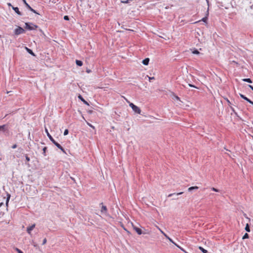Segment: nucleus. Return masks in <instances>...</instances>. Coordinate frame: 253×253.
I'll use <instances>...</instances> for the list:
<instances>
[{
	"label": "nucleus",
	"mask_w": 253,
	"mask_h": 253,
	"mask_svg": "<svg viewBox=\"0 0 253 253\" xmlns=\"http://www.w3.org/2000/svg\"><path fill=\"white\" fill-rule=\"evenodd\" d=\"M25 28L28 30H34L38 28V26L30 22H27L25 24Z\"/></svg>",
	"instance_id": "f257e3e1"
},
{
	"label": "nucleus",
	"mask_w": 253,
	"mask_h": 253,
	"mask_svg": "<svg viewBox=\"0 0 253 253\" xmlns=\"http://www.w3.org/2000/svg\"><path fill=\"white\" fill-rule=\"evenodd\" d=\"M161 232L165 236V237L168 239L171 243H172L173 244H174L175 246H176L177 248L180 249L181 251L186 252L183 248H182L181 247H180L179 245L176 244L171 238H170L165 233H164L162 230H160Z\"/></svg>",
	"instance_id": "f03ea898"
},
{
	"label": "nucleus",
	"mask_w": 253,
	"mask_h": 253,
	"mask_svg": "<svg viewBox=\"0 0 253 253\" xmlns=\"http://www.w3.org/2000/svg\"><path fill=\"white\" fill-rule=\"evenodd\" d=\"M25 32V30L21 27L18 26L17 28L14 30V34L15 35H19Z\"/></svg>",
	"instance_id": "7ed1b4c3"
},
{
	"label": "nucleus",
	"mask_w": 253,
	"mask_h": 253,
	"mask_svg": "<svg viewBox=\"0 0 253 253\" xmlns=\"http://www.w3.org/2000/svg\"><path fill=\"white\" fill-rule=\"evenodd\" d=\"M100 204L102 205L101 207V213L104 214L105 215H108V210H107V208L106 206L103 205L102 203H101Z\"/></svg>",
	"instance_id": "20e7f679"
},
{
	"label": "nucleus",
	"mask_w": 253,
	"mask_h": 253,
	"mask_svg": "<svg viewBox=\"0 0 253 253\" xmlns=\"http://www.w3.org/2000/svg\"><path fill=\"white\" fill-rule=\"evenodd\" d=\"M57 147L60 149L64 153L66 154V152L64 148L61 146L60 144L57 143L55 140L52 142Z\"/></svg>",
	"instance_id": "39448f33"
},
{
	"label": "nucleus",
	"mask_w": 253,
	"mask_h": 253,
	"mask_svg": "<svg viewBox=\"0 0 253 253\" xmlns=\"http://www.w3.org/2000/svg\"><path fill=\"white\" fill-rule=\"evenodd\" d=\"M132 110L135 112L136 113H137L138 114H140V113H141V110L140 109V108L137 107V106L136 105H134L133 108H132Z\"/></svg>",
	"instance_id": "423d86ee"
},
{
	"label": "nucleus",
	"mask_w": 253,
	"mask_h": 253,
	"mask_svg": "<svg viewBox=\"0 0 253 253\" xmlns=\"http://www.w3.org/2000/svg\"><path fill=\"white\" fill-rule=\"evenodd\" d=\"M240 96H241V98L247 101V102H248L253 106V102L252 100L248 98L247 97H246L244 95L242 94H240Z\"/></svg>",
	"instance_id": "0eeeda50"
},
{
	"label": "nucleus",
	"mask_w": 253,
	"mask_h": 253,
	"mask_svg": "<svg viewBox=\"0 0 253 253\" xmlns=\"http://www.w3.org/2000/svg\"><path fill=\"white\" fill-rule=\"evenodd\" d=\"M35 227V224H33L30 226H29L27 228V232L28 234H31V231L33 230V229Z\"/></svg>",
	"instance_id": "6e6552de"
},
{
	"label": "nucleus",
	"mask_w": 253,
	"mask_h": 253,
	"mask_svg": "<svg viewBox=\"0 0 253 253\" xmlns=\"http://www.w3.org/2000/svg\"><path fill=\"white\" fill-rule=\"evenodd\" d=\"M25 5H26V7L28 8L30 11H32L33 12L36 14H39V13H38L35 10L32 8L28 3H27Z\"/></svg>",
	"instance_id": "1a4fd4ad"
},
{
	"label": "nucleus",
	"mask_w": 253,
	"mask_h": 253,
	"mask_svg": "<svg viewBox=\"0 0 253 253\" xmlns=\"http://www.w3.org/2000/svg\"><path fill=\"white\" fill-rule=\"evenodd\" d=\"M12 8L17 14L22 15L21 12L19 10V8L17 7L12 6Z\"/></svg>",
	"instance_id": "9d476101"
},
{
	"label": "nucleus",
	"mask_w": 253,
	"mask_h": 253,
	"mask_svg": "<svg viewBox=\"0 0 253 253\" xmlns=\"http://www.w3.org/2000/svg\"><path fill=\"white\" fill-rule=\"evenodd\" d=\"M45 132L46 133V134H47V136H48V137L49 138V139H50V140L53 142V141H55V140L53 138V137L51 136V135L49 134V133L48 132L47 129L46 128H45Z\"/></svg>",
	"instance_id": "9b49d317"
},
{
	"label": "nucleus",
	"mask_w": 253,
	"mask_h": 253,
	"mask_svg": "<svg viewBox=\"0 0 253 253\" xmlns=\"http://www.w3.org/2000/svg\"><path fill=\"white\" fill-rule=\"evenodd\" d=\"M133 229L134 230L137 232V233L138 234V235H141L142 234V230L141 229H140L138 227H137L136 226H134L133 227Z\"/></svg>",
	"instance_id": "f8f14e48"
},
{
	"label": "nucleus",
	"mask_w": 253,
	"mask_h": 253,
	"mask_svg": "<svg viewBox=\"0 0 253 253\" xmlns=\"http://www.w3.org/2000/svg\"><path fill=\"white\" fill-rule=\"evenodd\" d=\"M0 130H2L3 131H5L6 130H7V126L5 125L0 126Z\"/></svg>",
	"instance_id": "ddd939ff"
},
{
	"label": "nucleus",
	"mask_w": 253,
	"mask_h": 253,
	"mask_svg": "<svg viewBox=\"0 0 253 253\" xmlns=\"http://www.w3.org/2000/svg\"><path fill=\"white\" fill-rule=\"evenodd\" d=\"M149 61H150L149 58H146L144 59V60H143L142 63L144 65H148L149 64Z\"/></svg>",
	"instance_id": "4468645a"
},
{
	"label": "nucleus",
	"mask_w": 253,
	"mask_h": 253,
	"mask_svg": "<svg viewBox=\"0 0 253 253\" xmlns=\"http://www.w3.org/2000/svg\"><path fill=\"white\" fill-rule=\"evenodd\" d=\"M79 97V98L81 100H82V101H83V102L85 104H86V105H89V104L87 103V101H85V100L83 98V97L81 95H80L79 96V97Z\"/></svg>",
	"instance_id": "2eb2a0df"
},
{
	"label": "nucleus",
	"mask_w": 253,
	"mask_h": 253,
	"mask_svg": "<svg viewBox=\"0 0 253 253\" xmlns=\"http://www.w3.org/2000/svg\"><path fill=\"white\" fill-rule=\"evenodd\" d=\"M26 49L29 53H30V54L32 55L33 56H35L34 53L33 52V51L31 49L28 48V47H26Z\"/></svg>",
	"instance_id": "dca6fc26"
},
{
	"label": "nucleus",
	"mask_w": 253,
	"mask_h": 253,
	"mask_svg": "<svg viewBox=\"0 0 253 253\" xmlns=\"http://www.w3.org/2000/svg\"><path fill=\"white\" fill-rule=\"evenodd\" d=\"M199 188L197 186H193V187H189L188 189V191L189 192H191L193 190H197Z\"/></svg>",
	"instance_id": "f3484780"
},
{
	"label": "nucleus",
	"mask_w": 253,
	"mask_h": 253,
	"mask_svg": "<svg viewBox=\"0 0 253 253\" xmlns=\"http://www.w3.org/2000/svg\"><path fill=\"white\" fill-rule=\"evenodd\" d=\"M76 63L79 66H82L83 65V62L81 60H76Z\"/></svg>",
	"instance_id": "a211bd4d"
},
{
	"label": "nucleus",
	"mask_w": 253,
	"mask_h": 253,
	"mask_svg": "<svg viewBox=\"0 0 253 253\" xmlns=\"http://www.w3.org/2000/svg\"><path fill=\"white\" fill-rule=\"evenodd\" d=\"M199 249L203 253H208V251L202 247H199Z\"/></svg>",
	"instance_id": "6ab92c4d"
},
{
	"label": "nucleus",
	"mask_w": 253,
	"mask_h": 253,
	"mask_svg": "<svg viewBox=\"0 0 253 253\" xmlns=\"http://www.w3.org/2000/svg\"><path fill=\"white\" fill-rule=\"evenodd\" d=\"M183 193V192H180V193H172V194H170L168 195V197H171L173 195H176V196H178V195H181Z\"/></svg>",
	"instance_id": "aec40b11"
},
{
	"label": "nucleus",
	"mask_w": 253,
	"mask_h": 253,
	"mask_svg": "<svg viewBox=\"0 0 253 253\" xmlns=\"http://www.w3.org/2000/svg\"><path fill=\"white\" fill-rule=\"evenodd\" d=\"M243 81L244 82H247V83H252V80L250 79H249V78L244 79H243Z\"/></svg>",
	"instance_id": "412c9836"
},
{
	"label": "nucleus",
	"mask_w": 253,
	"mask_h": 253,
	"mask_svg": "<svg viewBox=\"0 0 253 253\" xmlns=\"http://www.w3.org/2000/svg\"><path fill=\"white\" fill-rule=\"evenodd\" d=\"M245 230L248 232H250V226L248 223H247L246 225Z\"/></svg>",
	"instance_id": "4be33fe9"
},
{
	"label": "nucleus",
	"mask_w": 253,
	"mask_h": 253,
	"mask_svg": "<svg viewBox=\"0 0 253 253\" xmlns=\"http://www.w3.org/2000/svg\"><path fill=\"white\" fill-rule=\"evenodd\" d=\"M10 197V195L8 194H7V199H6V205L7 206H8V203Z\"/></svg>",
	"instance_id": "5701e85b"
},
{
	"label": "nucleus",
	"mask_w": 253,
	"mask_h": 253,
	"mask_svg": "<svg viewBox=\"0 0 253 253\" xmlns=\"http://www.w3.org/2000/svg\"><path fill=\"white\" fill-rule=\"evenodd\" d=\"M47 150V147H44L43 149H42V151H43V155L44 156H46V151Z\"/></svg>",
	"instance_id": "b1692460"
},
{
	"label": "nucleus",
	"mask_w": 253,
	"mask_h": 253,
	"mask_svg": "<svg viewBox=\"0 0 253 253\" xmlns=\"http://www.w3.org/2000/svg\"><path fill=\"white\" fill-rule=\"evenodd\" d=\"M249 234L246 233L243 236V239H248V238H249Z\"/></svg>",
	"instance_id": "393cba45"
},
{
	"label": "nucleus",
	"mask_w": 253,
	"mask_h": 253,
	"mask_svg": "<svg viewBox=\"0 0 253 253\" xmlns=\"http://www.w3.org/2000/svg\"><path fill=\"white\" fill-rule=\"evenodd\" d=\"M192 53H193V54H200L199 51L198 50H197V49H195V50H194L192 51Z\"/></svg>",
	"instance_id": "a878e982"
},
{
	"label": "nucleus",
	"mask_w": 253,
	"mask_h": 253,
	"mask_svg": "<svg viewBox=\"0 0 253 253\" xmlns=\"http://www.w3.org/2000/svg\"><path fill=\"white\" fill-rule=\"evenodd\" d=\"M15 250L18 253H23L21 250L17 248H15Z\"/></svg>",
	"instance_id": "bb28decb"
},
{
	"label": "nucleus",
	"mask_w": 253,
	"mask_h": 253,
	"mask_svg": "<svg viewBox=\"0 0 253 253\" xmlns=\"http://www.w3.org/2000/svg\"><path fill=\"white\" fill-rule=\"evenodd\" d=\"M69 133V131L67 129H66L65 130H64V135H66L68 134Z\"/></svg>",
	"instance_id": "cd10ccee"
},
{
	"label": "nucleus",
	"mask_w": 253,
	"mask_h": 253,
	"mask_svg": "<svg viewBox=\"0 0 253 253\" xmlns=\"http://www.w3.org/2000/svg\"><path fill=\"white\" fill-rule=\"evenodd\" d=\"M64 19L65 20H69V16H67V15H65L64 16Z\"/></svg>",
	"instance_id": "c85d7f7f"
},
{
	"label": "nucleus",
	"mask_w": 253,
	"mask_h": 253,
	"mask_svg": "<svg viewBox=\"0 0 253 253\" xmlns=\"http://www.w3.org/2000/svg\"><path fill=\"white\" fill-rule=\"evenodd\" d=\"M147 77H148V78L149 80V81H150V82H151V80H154V79H155V78H154V77H148V76H147Z\"/></svg>",
	"instance_id": "c756f323"
},
{
	"label": "nucleus",
	"mask_w": 253,
	"mask_h": 253,
	"mask_svg": "<svg viewBox=\"0 0 253 253\" xmlns=\"http://www.w3.org/2000/svg\"><path fill=\"white\" fill-rule=\"evenodd\" d=\"M25 158H26V160L27 162H29L30 161V158L27 155H26Z\"/></svg>",
	"instance_id": "7c9ffc66"
},
{
	"label": "nucleus",
	"mask_w": 253,
	"mask_h": 253,
	"mask_svg": "<svg viewBox=\"0 0 253 253\" xmlns=\"http://www.w3.org/2000/svg\"><path fill=\"white\" fill-rule=\"evenodd\" d=\"M211 189L212 191H215V192H219V190H218V189H216V188H214V187L211 188Z\"/></svg>",
	"instance_id": "2f4dec72"
},
{
	"label": "nucleus",
	"mask_w": 253,
	"mask_h": 253,
	"mask_svg": "<svg viewBox=\"0 0 253 253\" xmlns=\"http://www.w3.org/2000/svg\"><path fill=\"white\" fill-rule=\"evenodd\" d=\"M188 85L190 87H194V88H198L197 87H196V86H195L194 85H193L192 84H188Z\"/></svg>",
	"instance_id": "473e14b6"
},
{
	"label": "nucleus",
	"mask_w": 253,
	"mask_h": 253,
	"mask_svg": "<svg viewBox=\"0 0 253 253\" xmlns=\"http://www.w3.org/2000/svg\"><path fill=\"white\" fill-rule=\"evenodd\" d=\"M46 242H47V240H46V238H44L43 240V241H42V245H44L46 243Z\"/></svg>",
	"instance_id": "72a5a7b5"
},
{
	"label": "nucleus",
	"mask_w": 253,
	"mask_h": 253,
	"mask_svg": "<svg viewBox=\"0 0 253 253\" xmlns=\"http://www.w3.org/2000/svg\"><path fill=\"white\" fill-rule=\"evenodd\" d=\"M129 105L132 108L135 105L132 103H129Z\"/></svg>",
	"instance_id": "f704fd0d"
},
{
	"label": "nucleus",
	"mask_w": 253,
	"mask_h": 253,
	"mask_svg": "<svg viewBox=\"0 0 253 253\" xmlns=\"http://www.w3.org/2000/svg\"><path fill=\"white\" fill-rule=\"evenodd\" d=\"M33 245L35 247H38V246L37 245V244H36V243H35L34 242H33Z\"/></svg>",
	"instance_id": "c9c22d12"
},
{
	"label": "nucleus",
	"mask_w": 253,
	"mask_h": 253,
	"mask_svg": "<svg viewBox=\"0 0 253 253\" xmlns=\"http://www.w3.org/2000/svg\"><path fill=\"white\" fill-rule=\"evenodd\" d=\"M16 147H17V145L16 144H15L12 146V149H15Z\"/></svg>",
	"instance_id": "e433bc0d"
},
{
	"label": "nucleus",
	"mask_w": 253,
	"mask_h": 253,
	"mask_svg": "<svg viewBox=\"0 0 253 253\" xmlns=\"http://www.w3.org/2000/svg\"><path fill=\"white\" fill-rule=\"evenodd\" d=\"M207 20V17H204L203 19H202V21H204V22H206Z\"/></svg>",
	"instance_id": "4c0bfd02"
},
{
	"label": "nucleus",
	"mask_w": 253,
	"mask_h": 253,
	"mask_svg": "<svg viewBox=\"0 0 253 253\" xmlns=\"http://www.w3.org/2000/svg\"><path fill=\"white\" fill-rule=\"evenodd\" d=\"M130 0H126V1H122V2L126 3H128L129 2V1H130Z\"/></svg>",
	"instance_id": "58836bf2"
},
{
	"label": "nucleus",
	"mask_w": 253,
	"mask_h": 253,
	"mask_svg": "<svg viewBox=\"0 0 253 253\" xmlns=\"http://www.w3.org/2000/svg\"><path fill=\"white\" fill-rule=\"evenodd\" d=\"M249 86L251 88V89L253 91V86L251 85H249Z\"/></svg>",
	"instance_id": "ea45409f"
},
{
	"label": "nucleus",
	"mask_w": 253,
	"mask_h": 253,
	"mask_svg": "<svg viewBox=\"0 0 253 253\" xmlns=\"http://www.w3.org/2000/svg\"><path fill=\"white\" fill-rule=\"evenodd\" d=\"M231 109L232 110V111L234 112L236 114V113L235 112V110H234V109L233 107H231Z\"/></svg>",
	"instance_id": "a19ab883"
},
{
	"label": "nucleus",
	"mask_w": 253,
	"mask_h": 253,
	"mask_svg": "<svg viewBox=\"0 0 253 253\" xmlns=\"http://www.w3.org/2000/svg\"><path fill=\"white\" fill-rule=\"evenodd\" d=\"M88 126H90V127H91L94 128V126H93L92 125H91V124H90L88 123Z\"/></svg>",
	"instance_id": "79ce46f5"
},
{
	"label": "nucleus",
	"mask_w": 253,
	"mask_h": 253,
	"mask_svg": "<svg viewBox=\"0 0 253 253\" xmlns=\"http://www.w3.org/2000/svg\"><path fill=\"white\" fill-rule=\"evenodd\" d=\"M23 2L25 4H26L27 2H26V0H22Z\"/></svg>",
	"instance_id": "37998d69"
},
{
	"label": "nucleus",
	"mask_w": 253,
	"mask_h": 253,
	"mask_svg": "<svg viewBox=\"0 0 253 253\" xmlns=\"http://www.w3.org/2000/svg\"><path fill=\"white\" fill-rule=\"evenodd\" d=\"M7 5H8V6H11V7L12 6V5H11V4L10 3H7Z\"/></svg>",
	"instance_id": "c03bdc74"
},
{
	"label": "nucleus",
	"mask_w": 253,
	"mask_h": 253,
	"mask_svg": "<svg viewBox=\"0 0 253 253\" xmlns=\"http://www.w3.org/2000/svg\"><path fill=\"white\" fill-rule=\"evenodd\" d=\"M176 98H177V99H179V98L178 97H177V96H176Z\"/></svg>",
	"instance_id": "a18cd8bd"
},
{
	"label": "nucleus",
	"mask_w": 253,
	"mask_h": 253,
	"mask_svg": "<svg viewBox=\"0 0 253 253\" xmlns=\"http://www.w3.org/2000/svg\"><path fill=\"white\" fill-rule=\"evenodd\" d=\"M173 199L175 200L176 199V197H174V198Z\"/></svg>",
	"instance_id": "49530a36"
},
{
	"label": "nucleus",
	"mask_w": 253,
	"mask_h": 253,
	"mask_svg": "<svg viewBox=\"0 0 253 253\" xmlns=\"http://www.w3.org/2000/svg\"><path fill=\"white\" fill-rule=\"evenodd\" d=\"M173 199L175 200L176 199V197H174V198Z\"/></svg>",
	"instance_id": "de8ad7c7"
},
{
	"label": "nucleus",
	"mask_w": 253,
	"mask_h": 253,
	"mask_svg": "<svg viewBox=\"0 0 253 253\" xmlns=\"http://www.w3.org/2000/svg\"><path fill=\"white\" fill-rule=\"evenodd\" d=\"M228 102L229 103H230V101H229V100H228Z\"/></svg>",
	"instance_id": "09e8293b"
}]
</instances>
